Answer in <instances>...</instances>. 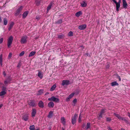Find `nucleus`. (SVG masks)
I'll return each mask as SVG.
<instances>
[{"label":"nucleus","mask_w":130,"mask_h":130,"mask_svg":"<svg viewBox=\"0 0 130 130\" xmlns=\"http://www.w3.org/2000/svg\"><path fill=\"white\" fill-rule=\"evenodd\" d=\"M13 37L11 36L8 38L7 41V46L8 47H9L11 45L13 40Z\"/></svg>","instance_id":"obj_1"},{"label":"nucleus","mask_w":130,"mask_h":130,"mask_svg":"<svg viewBox=\"0 0 130 130\" xmlns=\"http://www.w3.org/2000/svg\"><path fill=\"white\" fill-rule=\"evenodd\" d=\"M48 100L56 102H59V100L58 98H56L54 96H52L51 98H48Z\"/></svg>","instance_id":"obj_2"},{"label":"nucleus","mask_w":130,"mask_h":130,"mask_svg":"<svg viewBox=\"0 0 130 130\" xmlns=\"http://www.w3.org/2000/svg\"><path fill=\"white\" fill-rule=\"evenodd\" d=\"M27 37L26 36H22L21 39L20 41V43L22 44L25 43L27 42Z\"/></svg>","instance_id":"obj_3"},{"label":"nucleus","mask_w":130,"mask_h":130,"mask_svg":"<svg viewBox=\"0 0 130 130\" xmlns=\"http://www.w3.org/2000/svg\"><path fill=\"white\" fill-rule=\"evenodd\" d=\"M77 117V115L76 114H75L74 117L72 119V123L73 124H74L76 123V119Z\"/></svg>","instance_id":"obj_4"},{"label":"nucleus","mask_w":130,"mask_h":130,"mask_svg":"<svg viewBox=\"0 0 130 130\" xmlns=\"http://www.w3.org/2000/svg\"><path fill=\"white\" fill-rule=\"evenodd\" d=\"M70 84V81L68 80H62L61 85L62 86L64 85H68Z\"/></svg>","instance_id":"obj_5"},{"label":"nucleus","mask_w":130,"mask_h":130,"mask_svg":"<svg viewBox=\"0 0 130 130\" xmlns=\"http://www.w3.org/2000/svg\"><path fill=\"white\" fill-rule=\"evenodd\" d=\"M106 109H102L99 115V116L98 118L99 119H100L102 117V115L104 114L105 112H106Z\"/></svg>","instance_id":"obj_6"},{"label":"nucleus","mask_w":130,"mask_h":130,"mask_svg":"<svg viewBox=\"0 0 130 130\" xmlns=\"http://www.w3.org/2000/svg\"><path fill=\"white\" fill-rule=\"evenodd\" d=\"M28 103L29 105L32 107L36 106L37 105L35 101L33 100H30Z\"/></svg>","instance_id":"obj_7"},{"label":"nucleus","mask_w":130,"mask_h":130,"mask_svg":"<svg viewBox=\"0 0 130 130\" xmlns=\"http://www.w3.org/2000/svg\"><path fill=\"white\" fill-rule=\"evenodd\" d=\"M32 111L31 112V116L33 118L34 117L37 113V110H36L35 109L33 108L32 109Z\"/></svg>","instance_id":"obj_8"},{"label":"nucleus","mask_w":130,"mask_h":130,"mask_svg":"<svg viewBox=\"0 0 130 130\" xmlns=\"http://www.w3.org/2000/svg\"><path fill=\"white\" fill-rule=\"evenodd\" d=\"M87 26L86 24H83L79 25L78 26V28L80 30H84L86 27Z\"/></svg>","instance_id":"obj_9"},{"label":"nucleus","mask_w":130,"mask_h":130,"mask_svg":"<svg viewBox=\"0 0 130 130\" xmlns=\"http://www.w3.org/2000/svg\"><path fill=\"white\" fill-rule=\"evenodd\" d=\"M74 94L75 93H72L70 94L68 97L66 99V101H69L70 99L72 98L73 97Z\"/></svg>","instance_id":"obj_10"},{"label":"nucleus","mask_w":130,"mask_h":130,"mask_svg":"<svg viewBox=\"0 0 130 130\" xmlns=\"http://www.w3.org/2000/svg\"><path fill=\"white\" fill-rule=\"evenodd\" d=\"M54 106V104L53 102H50L48 103V106L49 108H53Z\"/></svg>","instance_id":"obj_11"},{"label":"nucleus","mask_w":130,"mask_h":130,"mask_svg":"<svg viewBox=\"0 0 130 130\" xmlns=\"http://www.w3.org/2000/svg\"><path fill=\"white\" fill-rule=\"evenodd\" d=\"M22 118L24 120L26 121L28 120V116L27 114H25L23 116Z\"/></svg>","instance_id":"obj_12"},{"label":"nucleus","mask_w":130,"mask_h":130,"mask_svg":"<svg viewBox=\"0 0 130 130\" xmlns=\"http://www.w3.org/2000/svg\"><path fill=\"white\" fill-rule=\"evenodd\" d=\"M81 6L82 7H85L87 6V3L84 1H83L80 3Z\"/></svg>","instance_id":"obj_13"},{"label":"nucleus","mask_w":130,"mask_h":130,"mask_svg":"<svg viewBox=\"0 0 130 130\" xmlns=\"http://www.w3.org/2000/svg\"><path fill=\"white\" fill-rule=\"evenodd\" d=\"M29 12L26 11L24 12L22 14V18L23 19H25L27 17L28 13Z\"/></svg>","instance_id":"obj_14"},{"label":"nucleus","mask_w":130,"mask_h":130,"mask_svg":"<svg viewBox=\"0 0 130 130\" xmlns=\"http://www.w3.org/2000/svg\"><path fill=\"white\" fill-rule=\"evenodd\" d=\"M38 76L40 78V79H42L43 77V73L40 71H39Z\"/></svg>","instance_id":"obj_15"},{"label":"nucleus","mask_w":130,"mask_h":130,"mask_svg":"<svg viewBox=\"0 0 130 130\" xmlns=\"http://www.w3.org/2000/svg\"><path fill=\"white\" fill-rule=\"evenodd\" d=\"M39 106L41 108H43L44 107L43 102L41 101H40L38 104Z\"/></svg>","instance_id":"obj_16"},{"label":"nucleus","mask_w":130,"mask_h":130,"mask_svg":"<svg viewBox=\"0 0 130 130\" xmlns=\"http://www.w3.org/2000/svg\"><path fill=\"white\" fill-rule=\"evenodd\" d=\"M123 3V6L125 9H126L127 8V3L126 0H122Z\"/></svg>","instance_id":"obj_17"},{"label":"nucleus","mask_w":130,"mask_h":130,"mask_svg":"<svg viewBox=\"0 0 130 130\" xmlns=\"http://www.w3.org/2000/svg\"><path fill=\"white\" fill-rule=\"evenodd\" d=\"M82 14V11H79L76 13L75 16L77 17H78Z\"/></svg>","instance_id":"obj_18"},{"label":"nucleus","mask_w":130,"mask_h":130,"mask_svg":"<svg viewBox=\"0 0 130 130\" xmlns=\"http://www.w3.org/2000/svg\"><path fill=\"white\" fill-rule=\"evenodd\" d=\"M61 123L63 125H64L66 124V123L64 118L63 117H61Z\"/></svg>","instance_id":"obj_19"},{"label":"nucleus","mask_w":130,"mask_h":130,"mask_svg":"<svg viewBox=\"0 0 130 130\" xmlns=\"http://www.w3.org/2000/svg\"><path fill=\"white\" fill-rule=\"evenodd\" d=\"M52 2L50 3V4L48 5V6L47 7V10L46 11L47 13H48L50 9H51L52 6Z\"/></svg>","instance_id":"obj_20"},{"label":"nucleus","mask_w":130,"mask_h":130,"mask_svg":"<svg viewBox=\"0 0 130 130\" xmlns=\"http://www.w3.org/2000/svg\"><path fill=\"white\" fill-rule=\"evenodd\" d=\"M14 24V23L13 22H12L11 23L9 26L8 28V30L9 31H10V30L13 27Z\"/></svg>","instance_id":"obj_21"},{"label":"nucleus","mask_w":130,"mask_h":130,"mask_svg":"<svg viewBox=\"0 0 130 130\" xmlns=\"http://www.w3.org/2000/svg\"><path fill=\"white\" fill-rule=\"evenodd\" d=\"M56 87V84H55L52 86L50 89V91H54Z\"/></svg>","instance_id":"obj_22"},{"label":"nucleus","mask_w":130,"mask_h":130,"mask_svg":"<svg viewBox=\"0 0 130 130\" xmlns=\"http://www.w3.org/2000/svg\"><path fill=\"white\" fill-rule=\"evenodd\" d=\"M116 4V7L120 8V4L119 3H117L115 0H112Z\"/></svg>","instance_id":"obj_23"},{"label":"nucleus","mask_w":130,"mask_h":130,"mask_svg":"<svg viewBox=\"0 0 130 130\" xmlns=\"http://www.w3.org/2000/svg\"><path fill=\"white\" fill-rule=\"evenodd\" d=\"M36 53V52L35 51H31L29 54L28 57H30L33 56Z\"/></svg>","instance_id":"obj_24"},{"label":"nucleus","mask_w":130,"mask_h":130,"mask_svg":"<svg viewBox=\"0 0 130 130\" xmlns=\"http://www.w3.org/2000/svg\"><path fill=\"white\" fill-rule=\"evenodd\" d=\"M118 84L117 82L116 81L113 82L111 83V86H118Z\"/></svg>","instance_id":"obj_25"},{"label":"nucleus","mask_w":130,"mask_h":130,"mask_svg":"<svg viewBox=\"0 0 130 130\" xmlns=\"http://www.w3.org/2000/svg\"><path fill=\"white\" fill-rule=\"evenodd\" d=\"M4 24L6 25L8 23V20L6 18H4L3 19Z\"/></svg>","instance_id":"obj_26"},{"label":"nucleus","mask_w":130,"mask_h":130,"mask_svg":"<svg viewBox=\"0 0 130 130\" xmlns=\"http://www.w3.org/2000/svg\"><path fill=\"white\" fill-rule=\"evenodd\" d=\"M2 55L1 54L0 55V64L1 66H2L3 65L2 63V61H3V59H2Z\"/></svg>","instance_id":"obj_27"},{"label":"nucleus","mask_w":130,"mask_h":130,"mask_svg":"<svg viewBox=\"0 0 130 130\" xmlns=\"http://www.w3.org/2000/svg\"><path fill=\"white\" fill-rule=\"evenodd\" d=\"M58 38L60 39H62L63 38L64 36L62 34L60 33L58 36Z\"/></svg>","instance_id":"obj_28"},{"label":"nucleus","mask_w":130,"mask_h":130,"mask_svg":"<svg viewBox=\"0 0 130 130\" xmlns=\"http://www.w3.org/2000/svg\"><path fill=\"white\" fill-rule=\"evenodd\" d=\"M6 92L5 91H2L0 92V96H2L6 94Z\"/></svg>","instance_id":"obj_29"},{"label":"nucleus","mask_w":130,"mask_h":130,"mask_svg":"<svg viewBox=\"0 0 130 130\" xmlns=\"http://www.w3.org/2000/svg\"><path fill=\"white\" fill-rule=\"evenodd\" d=\"M53 115V111H51L49 112V113L48 114V117L49 118V117L50 118L51 117H52V116Z\"/></svg>","instance_id":"obj_30"},{"label":"nucleus","mask_w":130,"mask_h":130,"mask_svg":"<svg viewBox=\"0 0 130 130\" xmlns=\"http://www.w3.org/2000/svg\"><path fill=\"white\" fill-rule=\"evenodd\" d=\"M29 128L30 130H34L35 129V126L34 125H32L30 126Z\"/></svg>","instance_id":"obj_31"},{"label":"nucleus","mask_w":130,"mask_h":130,"mask_svg":"<svg viewBox=\"0 0 130 130\" xmlns=\"http://www.w3.org/2000/svg\"><path fill=\"white\" fill-rule=\"evenodd\" d=\"M121 120L124 121L127 123H128L129 122L126 117H122Z\"/></svg>","instance_id":"obj_32"},{"label":"nucleus","mask_w":130,"mask_h":130,"mask_svg":"<svg viewBox=\"0 0 130 130\" xmlns=\"http://www.w3.org/2000/svg\"><path fill=\"white\" fill-rule=\"evenodd\" d=\"M43 90L42 89L38 91V93L37 94L38 95H40L42 94L43 92Z\"/></svg>","instance_id":"obj_33"},{"label":"nucleus","mask_w":130,"mask_h":130,"mask_svg":"<svg viewBox=\"0 0 130 130\" xmlns=\"http://www.w3.org/2000/svg\"><path fill=\"white\" fill-rule=\"evenodd\" d=\"M90 126V123L89 122H88L87 124V127L86 128V129H87L88 128H89Z\"/></svg>","instance_id":"obj_34"},{"label":"nucleus","mask_w":130,"mask_h":130,"mask_svg":"<svg viewBox=\"0 0 130 130\" xmlns=\"http://www.w3.org/2000/svg\"><path fill=\"white\" fill-rule=\"evenodd\" d=\"M73 32L72 31H70L68 33V35L69 36H73Z\"/></svg>","instance_id":"obj_35"},{"label":"nucleus","mask_w":130,"mask_h":130,"mask_svg":"<svg viewBox=\"0 0 130 130\" xmlns=\"http://www.w3.org/2000/svg\"><path fill=\"white\" fill-rule=\"evenodd\" d=\"M35 3L38 6L40 4V1H38L37 0H36L35 1Z\"/></svg>","instance_id":"obj_36"},{"label":"nucleus","mask_w":130,"mask_h":130,"mask_svg":"<svg viewBox=\"0 0 130 130\" xmlns=\"http://www.w3.org/2000/svg\"><path fill=\"white\" fill-rule=\"evenodd\" d=\"M23 7L22 6H21L17 10L20 12L23 9Z\"/></svg>","instance_id":"obj_37"},{"label":"nucleus","mask_w":130,"mask_h":130,"mask_svg":"<svg viewBox=\"0 0 130 130\" xmlns=\"http://www.w3.org/2000/svg\"><path fill=\"white\" fill-rule=\"evenodd\" d=\"M20 12L19 11L17 10L15 13V16H17L18 15L20 14Z\"/></svg>","instance_id":"obj_38"},{"label":"nucleus","mask_w":130,"mask_h":130,"mask_svg":"<svg viewBox=\"0 0 130 130\" xmlns=\"http://www.w3.org/2000/svg\"><path fill=\"white\" fill-rule=\"evenodd\" d=\"M73 102L74 103V104L73 106H75V104L77 102V99H75L73 101Z\"/></svg>","instance_id":"obj_39"},{"label":"nucleus","mask_w":130,"mask_h":130,"mask_svg":"<svg viewBox=\"0 0 130 130\" xmlns=\"http://www.w3.org/2000/svg\"><path fill=\"white\" fill-rule=\"evenodd\" d=\"M78 122H80L81 121V113L80 114L79 116V117L78 119Z\"/></svg>","instance_id":"obj_40"},{"label":"nucleus","mask_w":130,"mask_h":130,"mask_svg":"<svg viewBox=\"0 0 130 130\" xmlns=\"http://www.w3.org/2000/svg\"><path fill=\"white\" fill-rule=\"evenodd\" d=\"M12 56V53H10L8 55V59H10L11 57Z\"/></svg>","instance_id":"obj_41"},{"label":"nucleus","mask_w":130,"mask_h":130,"mask_svg":"<svg viewBox=\"0 0 130 130\" xmlns=\"http://www.w3.org/2000/svg\"><path fill=\"white\" fill-rule=\"evenodd\" d=\"M24 54V51H23L21 53H20L19 54V56H23Z\"/></svg>","instance_id":"obj_42"},{"label":"nucleus","mask_w":130,"mask_h":130,"mask_svg":"<svg viewBox=\"0 0 130 130\" xmlns=\"http://www.w3.org/2000/svg\"><path fill=\"white\" fill-rule=\"evenodd\" d=\"M79 91L78 90H76L75 92L74 93L75 95H77L79 93Z\"/></svg>","instance_id":"obj_43"},{"label":"nucleus","mask_w":130,"mask_h":130,"mask_svg":"<svg viewBox=\"0 0 130 130\" xmlns=\"http://www.w3.org/2000/svg\"><path fill=\"white\" fill-rule=\"evenodd\" d=\"M62 22V20H58L57 22V23L58 24L61 23Z\"/></svg>","instance_id":"obj_44"},{"label":"nucleus","mask_w":130,"mask_h":130,"mask_svg":"<svg viewBox=\"0 0 130 130\" xmlns=\"http://www.w3.org/2000/svg\"><path fill=\"white\" fill-rule=\"evenodd\" d=\"M21 66V63L20 62L18 63V65L17 66V67L18 68H20Z\"/></svg>","instance_id":"obj_45"},{"label":"nucleus","mask_w":130,"mask_h":130,"mask_svg":"<svg viewBox=\"0 0 130 130\" xmlns=\"http://www.w3.org/2000/svg\"><path fill=\"white\" fill-rule=\"evenodd\" d=\"M114 115H115V116L117 117L118 118L119 116H120L118 114H116V113H114Z\"/></svg>","instance_id":"obj_46"},{"label":"nucleus","mask_w":130,"mask_h":130,"mask_svg":"<svg viewBox=\"0 0 130 130\" xmlns=\"http://www.w3.org/2000/svg\"><path fill=\"white\" fill-rule=\"evenodd\" d=\"M106 120L107 121H110L111 120V119L110 118H108V117H107L106 118Z\"/></svg>","instance_id":"obj_47"},{"label":"nucleus","mask_w":130,"mask_h":130,"mask_svg":"<svg viewBox=\"0 0 130 130\" xmlns=\"http://www.w3.org/2000/svg\"><path fill=\"white\" fill-rule=\"evenodd\" d=\"M3 38H1L0 39V44H1L3 42Z\"/></svg>","instance_id":"obj_48"},{"label":"nucleus","mask_w":130,"mask_h":130,"mask_svg":"<svg viewBox=\"0 0 130 130\" xmlns=\"http://www.w3.org/2000/svg\"><path fill=\"white\" fill-rule=\"evenodd\" d=\"M4 83L6 85L8 83H9V81H8L7 80H6L5 81Z\"/></svg>","instance_id":"obj_49"},{"label":"nucleus","mask_w":130,"mask_h":130,"mask_svg":"<svg viewBox=\"0 0 130 130\" xmlns=\"http://www.w3.org/2000/svg\"><path fill=\"white\" fill-rule=\"evenodd\" d=\"M36 19L37 20H39L40 19V17L39 16H37L36 17Z\"/></svg>","instance_id":"obj_50"},{"label":"nucleus","mask_w":130,"mask_h":130,"mask_svg":"<svg viewBox=\"0 0 130 130\" xmlns=\"http://www.w3.org/2000/svg\"><path fill=\"white\" fill-rule=\"evenodd\" d=\"M2 89L3 90V91H5L6 89V87H5L4 86H3L2 87Z\"/></svg>","instance_id":"obj_51"},{"label":"nucleus","mask_w":130,"mask_h":130,"mask_svg":"<svg viewBox=\"0 0 130 130\" xmlns=\"http://www.w3.org/2000/svg\"><path fill=\"white\" fill-rule=\"evenodd\" d=\"M110 67V66L109 65V64H107V65H106V68H109V67Z\"/></svg>","instance_id":"obj_52"},{"label":"nucleus","mask_w":130,"mask_h":130,"mask_svg":"<svg viewBox=\"0 0 130 130\" xmlns=\"http://www.w3.org/2000/svg\"><path fill=\"white\" fill-rule=\"evenodd\" d=\"M122 118V117H121L120 116H119L118 118L120 120H121Z\"/></svg>","instance_id":"obj_53"},{"label":"nucleus","mask_w":130,"mask_h":130,"mask_svg":"<svg viewBox=\"0 0 130 130\" xmlns=\"http://www.w3.org/2000/svg\"><path fill=\"white\" fill-rule=\"evenodd\" d=\"M107 129L108 130H112L109 127H108L107 128Z\"/></svg>","instance_id":"obj_54"},{"label":"nucleus","mask_w":130,"mask_h":130,"mask_svg":"<svg viewBox=\"0 0 130 130\" xmlns=\"http://www.w3.org/2000/svg\"><path fill=\"white\" fill-rule=\"evenodd\" d=\"M116 11L117 12H118L119 10V8L116 7Z\"/></svg>","instance_id":"obj_55"},{"label":"nucleus","mask_w":130,"mask_h":130,"mask_svg":"<svg viewBox=\"0 0 130 130\" xmlns=\"http://www.w3.org/2000/svg\"><path fill=\"white\" fill-rule=\"evenodd\" d=\"M127 115L130 118V113L129 112H128L127 113Z\"/></svg>","instance_id":"obj_56"},{"label":"nucleus","mask_w":130,"mask_h":130,"mask_svg":"<svg viewBox=\"0 0 130 130\" xmlns=\"http://www.w3.org/2000/svg\"><path fill=\"white\" fill-rule=\"evenodd\" d=\"M3 74L5 76L6 75V74L5 71L3 72Z\"/></svg>","instance_id":"obj_57"},{"label":"nucleus","mask_w":130,"mask_h":130,"mask_svg":"<svg viewBox=\"0 0 130 130\" xmlns=\"http://www.w3.org/2000/svg\"><path fill=\"white\" fill-rule=\"evenodd\" d=\"M3 106V105L2 104L0 105V108H1Z\"/></svg>","instance_id":"obj_58"},{"label":"nucleus","mask_w":130,"mask_h":130,"mask_svg":"<svg viewBox=\"0 0 130 130\" xmlns=\"http://www.w3.org/2000/svg\"><path fill=\"white\" fill-rule=\"evenodd\" d=\"M121 0H119V1H118V2H117V3H119L120 4V3H121Z\"/></svg>","instance_id":"obj_59"},{"label":"nucleus","mask_w":130,"mask_h":130,"mask_svg":"<svg viewBox=\"0 0 130 130\" xmlns=\"http://www.w3.org/2000/svg\"><path fill=\"white\" fill-rule=\"evenodd\" d=\"M118 77L119 78V81H121V78L120 77V76H119Z\"/></svg>","instance_id":"obj_60"},{"label":"nucleus","mask_w":130,"mask_h":130,"mask_svg":"<svg viewBox=\"0 0 130 130\" xmlns=\"http://www.w3.org/2000/svg\"><path fill=\"white\" fill-rule=\"evenodd\" d=\"M120 130H125V129H124L123 128H121Z\"/></svg>","instance_id":"obj_61"},{"label":"nucleus","mask_w":130,"mask_h":130,"mask_svg":"<svg viewBox=\"0 0 130 130\" xmlns=\"http://www.w3.org/2000/svg\"><path fill=\"white\" fill-rule=\"evenodd\" d=\"M62 130H65L63 128H62Z\"/></svg>","instance_id":"obj_62"},{"label":"nucleus","mask_w":130,"mask_h":130,"mask_svg":"<svg viewBox=\"0 0 130 130\" xmlns=\"http://www.w3.org/2000/svg\"><path fill=\"white\" fill-rule=\"evenodd\" d=\"M0 21H1L2 19H1V17H0Z\"/></svg>","instance_id":"obj_63"},{"label":"nucleus","mask_w":130,"mask_h":130,"mask_svg":"<svg viewBox=\"0 0 130 130\" xmlns=\"http://www.w3.org/2000/svg\"><path fill=\"white\" fill-rule=\"evenodd\" d=\"M2 84V83H1L0 82V85H1Z\"/></svg>","instance_id":"obj_64"}]
</instances>
